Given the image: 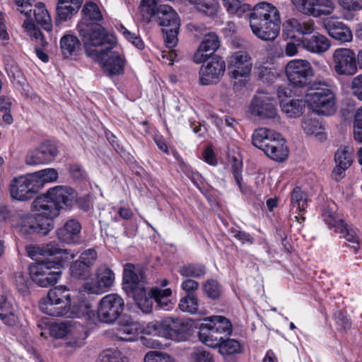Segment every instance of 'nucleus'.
I'll use <instances>...</instances> for the list:
<instances>
[{"mask_svg": "<svg viewBox=\"0 0 362 362\" xmlns=\"http://www.w3.org/2000/svg\"><path fill=\"white\" fill-rule=\"evenodd\" d=\"M308 204V196L300 187L293 189L291 196V211L300 213L305 210Z\"/></svg>", "mask_w": 362, "mask_h": 362, "instance_id": "37998d69", "label": "nucleus"}, {"mask_svg": "<svg viewBox=\"0 0 362 362\" xmlns=\"http://www.w3.org/2000/svg\"><path fill=\"white\" fill-rule=\"evenodd\" d=\"M303 47L309 52L315 54H323L331 47L329 40L323 35L316 33L309 37L303 38Z\"/></svg>", "mask_w": 362, "mask_h": 362, "instance_id": "c756f323", "label": "nucleus"}, {"mask_svg": "<svg viewBox=\"0 0 362 362\" xmlns=\"http://www.w3.org/2000/svg\"><path fill=\"white\" fill-rule=\"evenodd\" d=\"M168 280L163 279L160 282V286H154L149 291V297L151 298V300H154L157 305L165 310H171L175 304L171 299L172 290L170 288H161L168 286Z\"/></svg>", "mask_w": 362, "mask_h": 362, "instance_id": "bb28decb", "label": "nucleus"}, {"mask_svg": "<svg viewBox=\"0 0 362 362\" xmlns=\"http://www.w3.org/2000/svg\"><path fill=\"white\" fill-rule=\"evenodd\" d=\"M181 287L185 291L190 293L199 288V284L194 279H187L182 281Z\"/></svg>", "mask_w": 362, "mask_h": 362, "instance_id": "774afa93", "label": "nucleus"}, {"mask_svg": "<svg viewBox=\"0 0 362 362\" xmlns=\"http://www.w3.org/2000/svg\"><path fill=\"white\" fill-rule=\"evenodd\" d=\"M281 23L278 8L266 1L257 4L250 13L252 33L264 41L274 40L279 35Z\"/></svg>", "mask_w": 362, "mask_h": 362, "instance_id": "f03ea898", "label": "nucleus"}, {"mask_svg": "<svg viewBox=\"0 0 362 362\" xmlns=\"http://www.w3.org/2000/svg\"><path fill=\"white\" fill-rule=\"evenodd\" d=\"M305 102L308 109L318 115H332L337 108L335 93L325 84L310 88L305 95Z\"/></svg>", "mask_w": 362, "mask_h": 362, "instance_id": "0eeeda50", "label": "nucleus"}, {"mask_svg": "<svg viewBox=\"0 0 362 362\" xmlns=\"http://www.w3.org/2000/svg\"><path fill=\"white\" fill-rule=\"evenodd\" d=\"M42 156L46 164L53 161L58 155L59 151L55 144L46 141L39 146Z\"/></svg>", "mask_w": 362, "mask_h": 362, "instance_id": "3c124183", "label": "nucleus"}, {"mask_svg": "<svg viewBox=\"0 0 362 362\" xmlns=\"http://www.w3.org/2000/svg\"><path fill=\"white\" fill-rule=\"evenodd\" d=\"M30 275L25 273H16L15 279L19 290L23 291L31 284L33 281L30 280Z\"/></svg>", "mask_w": 362, "mask_h": 362, "instance_id": "e2e57ef3", "label": "nucleus"}, {"mask_svg": "<svg viewBox=\"0 0 362 362\" xmlns=\"http://www.w3.org/2000/svg\"><path fill=\"white\" fill-rule=\"evenodd\" d=\"M50 336L56 339H64L66 346L73 349L83 346L86 334L84 327L76 322L52 323L49 327Z\"/></svg>", "mask_w": 362, "mask_h": 362, "instance_id": "f8f14e48", "label": "nucleus"}, {"mask_svg": "<svg viewBox=\"0 0 362 362\" xmlns=\"http://www.w3.org/2000/svg\"><path fill=\"white\" fill-rule=\"evenodd\" d=\"M124 303L121 296L116 293L107 294L99 302L98 316L105 323L114 322L122 314Z\"/></svg>", "mask_w": 362, "mask_h": 362, "instance_id": "6ab92c4d", "label": "nucleus"}, {"mask_svg": "<svg viewBox=\"0 0 362 362\" xmlns=\"http://www.w3.org/2000/svg\"><path fill=\"white\" fill-rule=\"evenodd\" d=\"M81 226L76 220L71 219L57 230L60 241L66 244H75L79 242Z\"/></svg>", "mask_w": 362, "mask_h": 362, "instance_id": "c85d7f7f", "label": "nucleus"}, {"mask_svg": "<svg viewBox=\"0 0 362 362\" xmlns=\"http://www.w3.org/2000/svg\"><path fill=\"white\" fill-rule=\"evenodd\" d=\"M75 191L66 186H56L40 195L33 202V209L50 217L52 220L59 214L60 209L70 206L76 201Z\"/></svg>", "mask_w": 362, "mask_h": 362, "instance_id": "20e7f679", "label": "nucleus"}, {"mask_svg": "<svg viewBox=\"0 0 362 362\" xmlns=\"http://www.w3.org/2000/svg\"><path fill=\"white\" fill-rule=\"evenodd\" d=\"M339 6L344 13V18L350 20L354 13L362 9V0H337Z\"/></svg>", "mask_w": 362, "mask_h": 362, "instance_id": "49530a36", "label": "nucleus"}, {"mask_svg": "<svg viewBox=\"0 0 362 362\" xmlns=\"http://www.w3.org/2000/svg\"><path fill=\"white\" fill-rule=\"evenodd\" d=\"M204 322H206L211 326L217 332L219 336L230 335L232 333V324L226 317L220 315H214L205 318Z\"/></svg>", "mask_w": 362, "mask_h": 362, "instance_id": "e433bc0d", "label": "nucleus"}, {"mask_svg": "<svg viewBox=\"0 0 362 362\" xmlns=\"http://www.w3.org/2000/svg\"><path fill=\"white\" fill-rule=\"evenodd\" d=\"M301 128L307 135H314L319 139H324L322 125L318 119L311 116H305L301 120Z\"/></svg>", "mask_w": 362, "mask_h": 362, "instance_id": "58836bf2", "label": "nucleus"}, {"mask_svg": "<svg viewBox=\"0 0 362 362\" xmlns=\"http://www.w3.org/2000/svg\"><path fill=\"white\" fill-rule=\"evenodd\" d=\"M354 150L349 146H341L337 149L334 154L335 167L332 173L333 179L338 181L341 179L345 171L351 166L353 162Z\"/></svg>", "mask_w": 362, "mask_h": 362, "instance_id": "a878e982", "label": "nucleus"}, {"mask_svg": "<svg viewBox=\"0 0 362 362\" xmlns=\"http://www.w3.org/2000/svg\"><path fill=\"white\" fill-rule=\"evenodd\" d=\"M226 64L222 58L217 55L211 57V60L199 71V82L202 85H209L218 82L223 76Z\"/></svg>", "mask_w": 362, "mask_h": 362, "instance_id": "5701e85b", "label": "nucleus"}, {"mask_svg": "<svg viewBox=\"0 0 362 362\" xmlns=\"http://www.w3.org/2000/svg\"><path fill=\"white\" fill-rule=\"evenodd\" d=\"M94 316V311L92 309L91 304L88 300H81L75 303L71 306H68L67 314L63 317L72 318H86L91 319Z\"/></svg>", "mask_w": 362, "mask_h": 362, "instance_id": "473e14b6", "label": "nucleus"}, {"mask_svg": "<svg viewBox=\"0 0 362 362\" xmlns=\"http://www.w3.org/2000/svg\"><path fill=\"white\" fill-rule=\"evenodd\" d=\"M178 305L179 308L183 312L190 314L199 313L198 310V298L197 296L192 293L182 298ZM200 314L204 313L200 312Z\"/></svg>", "mask_w": 362, "mask_h": 362, "instance_id": "de8ad7c7", "label": "nucleus"}, {"mask_svg": "<svg viewBox=\"0 0 362 362\" xmlns=\"http://www.w3.org/2000/svg\"><path fill=\"white\" fill-rule=\"evenodd\" d=\"M145 327L138 322L129 317H123L120 320L115 329V337L122 341H133L142 333L144 334Z\"/></svg>", "mask_w": 362, "mask_h": 362, "instance_id": "b1692460", "label": "nucleus"}, {"mask_svg": "<svg viewBox=\"0 0 362 362\" xmlns=\"http://www.w3.org/2000/svg\"><path fill=\"white\" fill-rule=\"evenodd\" d=\"M259 75L262 80L267 83H272L279 76L275 69L268 67L261 68L259 69Z\"/></svg>", "mask_w": 362, "mask_h": 362, "instance_id": "680f3d73", "label": "nucleus"}, {"mask_svg": "<svg viewBox=\"0 0 362 362\" xmlns=\"http://www.w3.org/2000/svg\"><path fill=\"white\" fill-rule=\"evenodd\" d=\"M251 112L263 118H274L277 115L276 103L268 93L258 91L250 105Z\"/></svg>", "mask_w": 362, "mask_h": 362, "instance_id": "aec40b11", "label": "nucleus"}, {"mask_svg": "<svg viewBox=\"0 0 362 362\" xmlns=\"http://www.w3.org/2000/svg\"><path fill=\"white\" fill-rule=\"evenodd\" d=\"M38 189H41L45 184L57 181L58 173L54 168H45L30 173Z\"/></svg>", "mask_w": 362, "mask_h": 362, "instance_id": "4c0bfd02", "label": "nucleus"}, {"mask_svg": "<svg viewBox=\"0 0 362 362\" xmlns=\"http://www.w3.org/2000/svg\"><path fill=\"white\" fill-rule=\"evenodd\" d=\"M290 2L294 11L314 18L331 16L337 8L334 0H290Z\"/></svg>", "mask_w": 362, "mask_h": 362, "instance_id": "4468645a", "label": "nucleus"}, {"mask_svg": "<svg viewBox=\"0 0 362 362\" xmlns=\"http://www.w3.org/2000/svg\"><path fill=\"white\" fill-rule=\"evenodd\" d=\"M233 237L240 240L242 243H253V238L247 233L240 230L233 231Z\"/></svg>", "mask_w": 362, "mask_h": 362, "instance_id": "338daca9", "label": "nucleus"}, {"mask_svg": "<svg viewBox=\"0 0 362 362\" xmlns=\"http://www.w3.org/2000/svg\"><path fill=\"white\" fill-rule=\"evenodd\" d=\"M180 28H175L174 27H170V28H163V32L165 35V45L166 47L169 49V50H173L172 49L175 47L177 43V33Z\"/></svg>", "mask_w": 362, "mask_h": 362, "instance_id": "bf43d9fd", "label": "nucleus"}, {"mask_svg": "<svg viewBox=\"0 0 362 362\" xmlns=\"http://www.w3.org/2000/svg\"><path fill=\"white\" fill-rule=\"evenodd\" d=\"M78 33L83 38L86 54L98 62L110 76L124 72L126 59L123 52L116 48V37L100 24L81 23Z\"/></svg>", "mask_w": 362, "mask_h": 362, "instance_id": "f257e3e1", "label": "nucleus"}, {"mask_svg": "<svg viewBox=\"0 0 362 362\" xmlns=\"http://www.w3.org/2000/svg\"><path fill=\"white\" fill-rule=\"evenodd\" d=\"M31 274L30 280L40 287H48L56 284L61 273H25Z\"/></svg>", "mask_w": 362, "mask_h": 362, "instance_id": "ea45409f", "label": "nucleus"}, {"mask_svg": "<svg viewBox=\"0 0 362 362\" xmlns=\"http://www.w3.org/2000/svg\"><path fill=\"white\" fill-rule=\"evenodd\" d=\"M217 347H218L219 353L222 355H232L242 351V346L240 342L233 339H222Z\"/></svg>", "mask_w": 362, "mask_h": 362, "instance_id": "09e8293b", "label": "nucleus"}, {"mask_svg": "<svg viewBox=\"0 0 362 362\" xmlns=\"http://www.w3.org/2000/svg\"><path fill=\"white\" fill-rule=\"evenodd\" d=\"M97 258V253L93 249H88L83 252L79 259L76 261L72 266V272H85L93 264Z\"/></svg>", "mask_w": 362, "mask_h": 362, "instance_id": "79ce46f5", "label": "nucleus"}, {"mask_svg": "<svg viewBox=\"0 0 362 362\" xmlns=\"http://www.w3.org/2000/svg\"><path fill=\"white\" fill-rule=\"evenodd\" d=\"M97 362H127V360L119 351L107 350L100 356Z\"/></svg>", "mask_w": 362, "mask_h": 362, "instance_id": "13d9d810", "label": "nucleus"}, {"mask_svg": "<svg viewBox=\"0 0 362 362\" xmlns=\"http://www.w3.org/2000/svg\"><path fill=\"white\" fill-rule=\"evenodd\" d=\"M83 13V18L80 21L77 25L78 30L79 25L84 23L86 25L98 24L97 23H89L88 20L99 21L103 19V15L98 6L93 2L86 3L82 10Z\"/></svg>", "mask_w": 362, "mask_h": 362, "instance_id": "a19ab883", "label": "nucleus"}, {"mask_svg": "<svg viewBox=\"0 0 362 362\" xmlns=\"http://www.w3.org/2000/svg\"><path fill=\"white\" fill-rule=\"evenodd\" d=\"M322 217L329 229L339 233L347 242L352 243L351 247L356 252L360 249V240L356 231L351 226L344 222L342 218L336 215L332 209L325 208L322 212Z\"/></svg>", "mask_w": 362, "mask_h": 362, "instance_id": "dca6fc26", "label": "nucleus"}, {"mask_svg": "<svg viewBox=\"0 0 362 362\" xmlns=\"http://www.w3.org/2000/svg\"><path fill=\"white\" fill-rule=\"evenodd\" d=\"M220 46L218 36L214 33L206 35L194 54V62L201 64L205 62Z\"/></svg>", "mask_w": 362, "mask_h": 362, "instance_id": "cd10ccee", "label": "nucleus"}, {"mask_svg": "<svg viewBox=\"0 0 362 362\" xmlns=\"http://www.w3.org/2000/svg\"><path fill=\"white\" fill-rule=\"evenodd\" d=\"M71 303L69 290L63 286L49 289L39 303L40 310L49 315L62 317L67 314L68 306Z\"/></svg>", "mask_w": 362, "mask_h": 362, "instance_id": "9d476101", "label": "nucleus"}, {"mask_svg": "<svg viewBox=\"0 0 362 362\" xmlns=\"http://www.w3.org/2000/svg\"><path fill=\"white\" fill-rule=\"evenodd\" d=\"M83 0H58L57 6V19L66 21L78 12Z\"/></svg>", "mask_w": 362, "mask_h": 362, "instance_id": "7c9ffc66", "label": "nucleus"}, {"mask_svg": "<svg viewBox=\"0 0 362 362\" xmlns=\"http://www.w3.org/2000/svg\"><path fill=\"white\" fill-rule=\"evenodd\" d=\"M224 6L230 14L239 18L244 16L247 13H249V14L251 13L250 6L247 4H243L241 0L236 1L233 3H225Z\"/></svg>", "mask_w": 362, "mask_h": 362, "instance_id": "8fccbe9b", "label": "nucleus"}, {"mask_svg": "<svg viewBox=\"0 0 362 362\" xmlns=\"http://www.w3.org/2000/svg\"><path fill=\"white\" fill-rule=\"evenodd\" d=\"M0 319L8 326L15 325L18 319L14 305L6 295H0Z\"/></svg>", "mask_w": 362, "mask_h": 362, "instance_id": "2f4dec72", "label": "nucleus"}, {"mask_svg": "<svg viewBox=\"0 0 362 362\" xmlns=\"http://www.w3.org/2000/svg\"><path fill=\"white\" fill-rule=\"evenodd\" d=\"M117 30L129 42L139 49H141L144 47L143 40L136 33L130 32L122 25L118 26Z\"/></svg>", "mask_w": 362, "mask_h": 362, "instance_id": "864d4df0", "label": "nucleus"}, {"mask_svg": "<svg viewBox=\"0 0 362 362\" xmlns=\"http://www.w3.org/2000/svg\"><path fill=\"white\" fill-rule=\"evenodd\" d=\"M252 144L275 161L282 162L288 155L285 139L280 134L267 128H259L254 132Z\"/></svg>", "mask_w": 362, "mask_h": 362, "instance_id": "39448f33", "label": "nucleus"}, {"mask_svg": "<svg viewBox=\"0 0 362 362\" xmlns=\"http://www.w3.org/2000/svg\"><path fill=\"white\" fill-rule=\"evenodd\" d=\"M291 25L300 34L308 35L314 30L315 23L313 20H308L303 22H298L297 20L290 21Z\"/></svg>", "mask_w": 362, "mask_h": 362, "instance_id": "5fc2aeb1", "label": "nucleus"}, {"mask_svg": "<svg viewBox=\"0 0 362 362\" xmlns=\"http://www.w3.org/2000/svg\"><path fill=\"white\" fill-rule=\"evenodd\" d=\"M199 329L200 341L209 347H217L223 339V337L219 336L217 332H215L213 327L206 322L202 323Z\"/></svg>", "mask_w": 362, "mask_h": 362, "instance_id": "72a5a7b5", "label": "nucleus"}, {"mask_svg": "<svg viewBox=\"0 0 362 362\" xmlns=\"http://www.w3.org/2000/svg\"><path fill=\"white\" fill-rule=\"evenodd\" d=\"M13 2L16 6L17 10L27 17L23 23L24 31L33 40H35L40 46L45 47L47 42L42 36V32L39 28H36L33 20L30 18L32 4L30 0H13Z\"/></svg>", "mask_w": 362, "mask_h": 362, "instance_id": "4be33fe9", "label": "nucleus"}, {"mask_svg": "<svg viewBox=\"0 0 362 362\" xmlns=\"http://www.w3.org/2000/svg\"><path fill=\"white\" fill-rule=\"evenodd\" d=\"M25 162L29 165L46 164L39 146L28 151L25 158Z\"/></svg>", "mask_w": 362, "mask_h": 362, "instance_id": "6e6d98bb", "label": "nucleus"}, {"mask_svg": "<svg viewBox=\"0 0 362 362\" xmlns=\"http://www.w3.org/2000/svg\"><path fill=\"white\" fill-rule=\"evenodd\" d=\"M81 42L74 35H65L60 40L62 55L66 58L76 56L81 50Z\"/></svg>", "mask_w": 362, "mask_h": 362, "instance_id": "f704fd0d", "label": "nucleus"}, {"mask_svg": "<svg viewBox=\"0 0 362 362\" xmlns=\"http://www.w3.org/2000/svg\"><path fill=\"white\" fill-rule=\"evenodd\" d=\"M353 94L360 100H362V74L354 77L351 83Z\"/></svg>", "mask_w": 362, "mask_h": 362, "instance_id": "0e129e2a", "label": "nucleus"}, {"mask_svg": "<svg viewBox=\"0 0 362 362\" xmlns=\"http://www.w3.org/2000/svg\"><path fill=\"white\" fill-rule=\"evenodd\" d=\"M324 28L329 35L341 42H349L353 39L351 29L343 22L336 18H328L323 22Z\"/></svg>", "mask_w": 362, "mask_h": 362, "instance_id": "393cba45", "label": "nucleus"}, {"mask_svg": "<svg viewBox=\"0 0 362 362\" xmlns=\"http://www.w3.org/2000/svg\"><path fill=\"white\" fill-rule=\"evenodd\" d=\"M285 73L288 81L298 87L305 86L314 76L310 62L303 59L290 60L285 66Z\"/></svg>", "mask_w": 362, "mask_h": 362, "instance_id": "f3484780", "label": "nucleus"}, {"mask_svg": "<svg viewBox=\"0 0 362 362\" xmlns=\"http://www.w3.org/2000/svg\"><path fill=\"white\" fill-rule=\"evenodd\" d=\"M33 208V206H31ZM33 214H19L16 225V230L23 235L34 234L47 235L53 228V221L49 216L35 211Z\"/></svg>", "mask_w": 362, "mask_h": 362, "instance_id": "9b49d317", "label": "nucleus"}, {"mask_svg": "<svg viewBox=\"0 0 362 362\" xmlns=\"http://www.w3.org/2000/svg\"><path fill=\"white\" fill-rule=\"evenodd\" d=\"M83 280V290L90 294L100 295L108 291L115 282L114 273H79Z\"/></svg>", "mask_w": 362, "mask_h": 362, "instance_id": "a211bd4d", "label": "nucleus"}, {"mask_svg": "<svg viewBox=\"0 0 362 362\" xmlns=\"http://www.w3.org/2000/svg\"><path fill=\"white\" fill-rule=\"evenodd\" d=\"M38 189L31 174L14 177L10 184V193L12 198L18 201H25L33 197Z\"/></svg>", "mask_w": 362, "mask_h": 362, "instance_id": "412c9836", "label": "nucleus"}, {"mask_svg": "<svg viewBox=\"0 0 362 362\" xmlns=\"http://www.w3.org/2000/svg\"><path fill=\"white\" fill-rule=\"evenodd\" d=\"M252 66V57L246 51H236L229 57L228 68L235 86H238L237 81L239 79H241L240 86L245 84L246 79L250 76Z\"/></svg>", "mask_w": 362, "mask_h": 362, "instance_id": "2eb2a0df", "label": "nucleus"}, {"mask_svg": "<svg viewBox=\"0 0 362 362\" xmlns=\"http://www.w3.org/2000/svg\"><path fill=\"white\" fill-rule=\"evenodd\" d=\"M305 100L300 99L282 100L280 106L282 112L289 118L300 117L305 109Z\"/></svg>", "mask_w": 362, "mask_h": 362, "instance_id": "c9c22d12", "label": "nucleus"}, {"mask_svg": "<svg viewBox=\"0 0 362 362\" xmlns=\"http://www.w3.org/2000/svg\"><path fill=\"white\" fill-rule=\"evenodd\" d=\"M187 332V326L182 320L168 317L149 322L145 327L144 334L182 341L186 339Z\"/></svg>", "mask_w": 362, "mask_h": 362, "instance_id": "6e6552de", "label": "nucleus"}, {"mask_svg": "<svg viewBox=\"0 0 362 362\" xmlns=\"http://www.w3.org/2000/svg\"><path fill=\"white\" fill-rule=\"evenodd\" d=\"M332 67L337 76H352L358 71V56L350 48L335 49L332 54Z\"/></svg>", "mask_w": 362, "mask_h": 362, "instance_id": "ddd939ff", "label": "nucleus"}, {"mask_svg": "<svg viewBox=\"0 0 362 362\" xmlns=\"http://www.w3.org/2000/svg\"><path fill=\"white\" fill-rule=\"evenodd\" d=\"M203 290L206 295L211 299L219 298L221 293V288L219 284L214 280H208L203 285Z\"/></svg>", "mask_w": 362, "mask_h": 362, "instance_id": "4d7b16f0", "label": "nucleus"}, {"mask_svg": "<svg viewBox=\"0 0 362 362\" xmlns=\"http://www.w3.org/2000/svg\"><path fill=\"white\" fill-rule=\"evenodd\" d=\"M140 13L144 22L148 23L151 18L156 16L158 23L163 28H180V18L176 11L168 5L157 6L156 0H141L139 6Z\"/></svg>", "mask_w": 362, "mask_h": 362, "instance_id": "1a4fd4ad", "label": "nucleus"}, {"mask_svg": "<svg viewBox=\"0 0 362 362\" xmlns=\"http://www.w3.org/2000/svg\"><path fill=\"white\" fill-rule=\"evenodd\" d=\"M144 362H176L175 358L168 354L157 351H151L146 354Z\"/></svg>", "mask_w": 362, "mask_h": 362, "instance_id": "603ef678", "label": "nucleus"}, {"mask_svg": "<svg viewBox=\"0 0 362 362\" xmlns=\"http://www.w3.org/2000/svg\"><path fill=\"white\" fill-rule=\"evenodd\" d=\"M123 289L142 312L151 311L153 301L149 297L148 282L144 273H124Z\"/></svg>", "mask_w": 362, "mask_h": 362, "instance_id": "423d86ee", "label": "nucleus"}, {"mask_svg": "<svg viewBox=\"0 0 362 362\" xmlns=\"http://www.w3.org/2000/svg\"><path fill=\"white\" fill-rule=\"evenodd\" d=\"M337 323L343 329H346L350 327L351 322L349 319L345 316L341 311H337L334 314Z\"/></svg>", "mask_w": 362, "mask_h": 362, "instance_id": "69168bd1", "label": "nucleus"}, {"mask_svg": "<svg viewBox=\"0 0 362 362\" xmlns=\"http://www.w3.org/2000/svg\"><path fill=\"white\" fill-rule=\"evenodd\" d=\"M190 362H215L214 356L206 351L197 349L191 354Z\"/></svg>", "mask_w": 362, "mask_h": 362, "instance_id": "052dcab7", "label": "nucleus"}, {"mask_svg": "<svg viewBox=\"0 0 362 362\" xmlns=\"http://www.w3.org/2000/svg\"><path fill=\"white\" fill-rule=\"evenodd\" d=\"M25 250L28 256L35 262L30 266V272L36 269V272H43L49 269H60L64 267L62 260H51L48 257H53L60 255L61 257L66 260L73 259L76 254L71 250H62L55 242H50L47 244L35 245L30 244L26 246Z\"/></svg>", "mask_w": 362, "mask_h": 362, "instance_id": "7ed1b4c3", "label": "nucleus"}, {"mask_svg": "<svg viewBox=\"0 0 362 362\" xmlns=\"http://www.w3.org/2000/svg\"><path fill=\"white\" fill-rule=\"evenodd\" d=\"M34 16L36 22L45 30L50 31L52 30V25L51 17L43 3L38 2L35 4Z\"/></svg>", "mask_w": 362, "mask_h": 362, "instance_id": "c03bdc74", "label": "nucleus"}, {"mask_svg": "<svg viewBox=\"0 0 362 362\" xmlns=\"http://www.w3.org/2000/svg\"><path fill=\"white\" fill-rule=\"evenodd\" d=\"M187 1L194 4L199 11L209 16H214L219 6L217 0H187Z\"/></svg>", "mask_w": 362, "mask_h": 362, "instance_id": "a18cd8bd", "label": "nucleus"}]
</instances>
